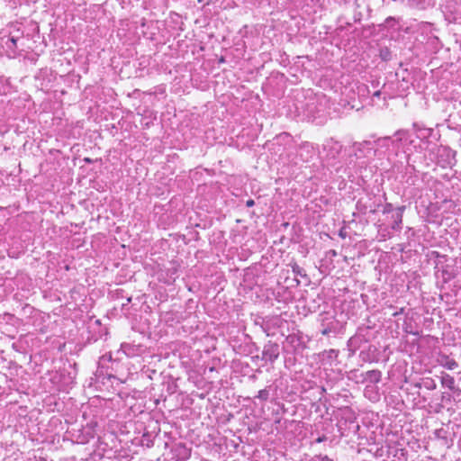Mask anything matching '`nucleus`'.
Wrapping results in <instances>:
<instances>
[{
  "label": "nucleus",
  "mask_w": 461,
  "mask_h": 461,
  "mask_svg": "<svg viewBox=\"0 0 461 461\" xmlns=\"http://www.w3.org/2000/svg\"><path fill=\"white\" fill-rule=\"evenodd\" d=\"M408 141V134L406 131H398L395 132L393 138L392 137H384L381 138L377 140L379 146H389L390 144L396 149L399 150L401 149V145L403 142Z\"/></svg>",
  "instance_id": "obj_1"
},
{
  "label": "nucleus",
  "mask_w": 461,
  "mask_h": 461,
  "mask_svg": "<svg viewBox=\"0 0 461 461\" xmlns=\"http://www.w3.org/2000/svg\"><path fill=\"white\" fill-rule=\"evenodd\" d=\"M121 350L129 357H134L143 353V348L141 345H135L131 343H122L121 345Z\"/></svg>",
  "instance_id": "obj_2"
},
{
  "label": "nucleus",
  "mask_w": 461,
  "mask_h": 461,
  "mask_svg": "<svg viewBox=\"0 0 461 461\" xmlns=\"http://www.w3.org/2000/svg\"><path fill=\"white\" fill-rule=\"evenodd\" d=\"M279 355V347L277 344L266 345L263 350V356L265 358L272 361L276 359Z\"/></svg>",
  "instance_id": "obj_3"
},
{
  "label": "nucleus",
  "mask_w": 461,
  "mask_h": 461,
  "mask_svg": "<svg viewBox=\"0 0 461 461\" xmlns=\"http://www.w3.org/2000/svg\"><path fill=\"white\" fill-rule=\"evenodd\" d=\"M403 209H404V207L399 208L397 212L395 213V221H394V224L393 225V229H394V230L400 228V224L402 223V210Z\"/></svg>",
  "instance_id": "obj_4"
},
{
  "label": "nucleus",
  "mask_w": 461,
  "mask_h": 461,
  "mask_svg": "<svg viewBox=\"0 0 461 461\" xmlns=\"http://www.w3.org/2000/svg\"><path fill=\"white\" fill-rule=\"evenodd\" d=\"M443 366L448 370H454L458 366V364L456 360L447 358Z\"/></svg>",
  "instance_id": "obj_5"
},
{
  "label": "nucleus",
  "mask_w": 461,
  "mask_h": 461,
  "mask_svg": "<svg viewBox=\"0 0 461 461\" xmlns=\"http://www.w3.org/2000/svg\"><path fill=\"white\" fill-rule=\"evenodd\" d=\"M17 41L18 37L11 36L6 41V45L11 50H15L17 48Z\"/></svg>",
  "instance_id": "obj_6"
},
{
  "label": "nucleus",
  "mask_w": 461,
  "mask_h": 461,
  "mask_svg": "<svg viewBox=\"0 0 461 461\" xmlns=\"http://www.w3.org/2000/svg\"><path fill=\"white\" fill-rule=\"evenodd\" d=\"M313 461H333V460L330 459V457H328L327 456L320 455V456H314Z\"/></svg>",
  "instance_id": "obj_7"
},
{
  "label": "nucleus",
  "mask_w": 461,
  "mask_h": 461,
  "mask_svg": "<svg viewBox=\"0 0 461 461\" xmlns=\"http://www.w3.org/2000/svg\"><path fill=\"white\" fill-rule=\"evenodd\" d=\"M104 361H112L111 353L104 354L100 357V363H104Z\"/></svg>",
  "instance_id": "obj_8"
},
{
  "label": "nucleus",
  "mask_w": 461,
  "mask_h": 461,
  "mask_svg": "<svg viewBox=\"0 0 461 461\" xmlns=\"http://www.w3.org/2000/svg\"><path fill=\"white\" fill-rule=\"evenodd\" d=\"M293 270H294V272L296 275L305 276V274H303V270H302V268H301L299 266H294V267H293Z\"/></svg>",
  "instance_id": "obj_9"
},
{
  "label": "nucleus",
  "mask_w": 461,
  "mask_h": 461,
  "mask_svg": "<svg viewBox=\"0 0 461 461\" xmlns=\"http://www.w3.org/2000/svg\"><path fill=\"white\" fill-rule=\"evenodd\" d=\"M371 376L374 377V379H375L376 381H378L381 376V373L379 371H372Z\"/></svg>",
  "instance_id": "obj_10"
},
{
  "label": "nucleus",
  "mask_w": 461,
  "mask_h": 461,
  "mask_svg": "<svg viewBox=\"0 0 461 461\" xmlns=\"http://www.w3.org/2000/svg\"><path fill=\"white\" fill-rule=\"evenodd\" d=\"M183 450H184V458L185 459H188L190 457V455H191V452L189 449L185 448V447H183Z\"/></svg>",
  "instance_id": "obj_11"
},
{
  "label": "nucleus",
  "mask_w": 461,
  "mask_h": 461,
  "mask_svg": "<svg viewBox=\"0 0 461 461\" xmlns=\"http://www.w3.org/2000/svg\"><path fill=\"white\" fill-rule=\"evenodd\" d=\"M392 210V204H387L384 208V212H389Z\"/></svg>",
  "instance_id": "obj_12"
},
{
  "label": "nucleus",
  "mask_w": 461,
  "mask_h": 461,
  "mask_svg": "<svg viewBox=\"0 0 461 461\" xmlns=\"http://www.w3.org/2000/svg\"><path fill=\"white\" fill-rule=\"evenodd\" d=\"M253 204H254V201L253 200L247 201V206H252Z\"/></svg>",
  "instance_id": "obj_13"
},
{
  "label": "nucleus",
  "mask_w": 461,
  "mask_h": 461,
  "mask_svg": "<svg viewBox=\"0 0 461 461\" xmlns=\"http://www.w3.org/2000/svg\"><path fill=\"white\" fill-rule=\"evenodd\" d=\"M260 397H261V399H263V398H266V397H267V393H265V391L261 390Z\"/></svg>",
  "instance_id": "obj_14"
},
{
  "label": "nucleus",
  "mask_w": 461,
  "mask_h": 461,
  "mask_svg": "<svg viewBox=\"0 0 461 461\" xmlns=\"http://www.w3.org/2000/svg\"><path fill=\"white\" fill-rule=\"evenodd\" d=\"M374 95H375V96H379V95H380V91H376V92L374 94Z\"/></svg>",
  "instance_id": "obj_15"
},
{
  "label": "nucleus",
  "mask_w": 461,
  "mask_h": 461,
  "mask_svg": "<svg viewBox=\"0 0 461 461\" xmlns=\"http://www.w3.org/2000/svg\"><path fill=\"white\" fill-rule=\"evenodd\" d=\"M6 461H23V460H20L19 458H14V460H6Z\"/></svg>",
  "instance_id": "obj_16"
},
{
  "label": "nucleus",
  "mask_w": 461,
  "mask_h": 461,
  "mask_svg": "<svg viewBox=\"0 0 461 461\" xmlns=\"http://www.w3.org/2000/svg\"><path fill=\"white\" fill-rule=\"evenodd\" d=\"M322 440H323V438H319L317 439V442H321Z\"/></svg>",
  "instance_id": "obj_17"
},
{
  "label": "nucleus",
  "mask_w": 461,
  "mask_h": 461,
  "mask_svg": "<svg viewBox=\"0 0 461 461\" xmlns=\"http://www.w3.org/2000/svg\"><path fill=\"white\" fill-rule=\"evenodd\" d=\"M450 383H451V384H453V383H454L453 378H450Z\"/></svg>",
  "instance_id": "obj_18"
}]
</instances>
